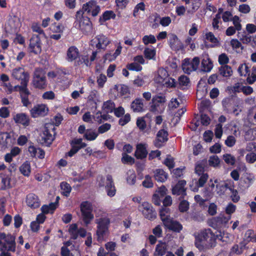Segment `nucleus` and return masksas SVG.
Returning a JSON list of instances; mask_svg holds the SVG:
<instances>
[{"instance_id": "13d9d810", "label": "nucleus", "mask_w": 256, "mask_h": 256, "mask_svg": "<svg viewBox=\"0 0 256 256\" xmlns=\"http://www.w3.org/2000/svg\"><path fill=\"white\" fill-rule=\"evenodd\" d=\"M223 159L224 162L228 164L233 166L236 162L235 158L230 154H225L223 156Z\"/></svg>"}, {"instance_id": "774afa93", "label": "nucleus", "mask_w": 256, "mask_h": 256, "mask_svg": "<svg viewBox=\"0 0 256 256\" xmlns=\"http://www.w3.org/2000/svg\"><path fill=\"white\" fill-rule=\"evenodd\" d=\"M246 160L248 162L253 164L256 161V154L254 152H252L246 155Z\"/></svg>"}, {"instance_id": "f704fd0d", "label": "nucleus", "mask_w": 256, "mask_h": 256, "mask_svg": "<svg viewBox=\"0 0 256 256\" xmlns=\"http://www.w3.org/2000/svg\"><path fill=\"white\" fill-rule=\"evenodd\" d=\"M166 250V245L165 243L160 242L156 246L154 256H163Z\"/></svg>"}, {"instance_id": "a19ab883", "label": "nucleus", "mask_w": 256, "mask_h": 256, "mask_svg": "<svg viewBox=\"0 0 256 256\" xmlns=\"http://www.w3.org/2000/svg\"><path fill=\"white\" fill-rule=\"evenodd\" d=\"M206 38L212 44V46H216L220 45V42L217 38H216L214 34L212 32H208L205 34Z\"/></svg>"}, {"instance_id": "680f3d73", "label": "nucleus", "mask_w": 256, "mask_h": 256, "mask_svg": "<svg viewBox=\"0 0 256 256\" xmlns=\"http://www.w3.org/2000/svg\"><path fill=\"white\" fill-rule=\"evenodd\" d=\"M200 176L197 182V186L198 187H202L207 182L208 176L207 174H200Z\"/></svg>"}, {"instance_id": "37998d69", "label": "nucleus", "mask_w": 256, "mask_h": 256, "mask_svg": "<svg viewBox=\"0 0 256 256\" xmlns=\"http://www.w3.org/2000/svg\"><path fill=\"white\" fill-rule=\"evenodd\" d=\"M98 136V134L92 129H88L86 130L84 137L88 140H94Z\"/></svg>"}, {"instance_id": "423d86ee", "label": "nucleus", "mask_w": 256, "mask_h": 256, "mask_svg": "<svg viewBox=\"0 0 256 256\" xmlns=\"http://www.w3.org/2000/svg\"><path fill=\"white\" fill-rule=\"evenodd\" d=\"M32 83L34 87L44 88L46 86V77L45 71L41 68L35 70Z\"/></svg>"}, {"instance_id": "ddd939ff", "label": "nucleus", "mask_w": 256, "mask_h": 256, "mask_svg": "<svg viewBox=\"0 0 256 256\" xmlns=\"http://www.w3.org/2000/svg\"><path fill=\"white\" fill-rule=\"evenodd\" d=\"M230 216H225L223 215H220L218 216L213 218L208 222V224L210 226L214 228H219L224 226L230 219Z\"/></svg>"}, {"instance_id": "7c9ffc66", "label": "nucleus", "mask_w": 256, "mask_h": 256, "mask_svg": "<svg viewBox=\"0 0 256 256\" xmlns=\"http://www.w3.org/2000/svg\"><path fill=\"white\" fill-rule=\"evenodd\" d=\"M98 43L96 44V47L98 48H104L109 44L110 40L104 35L98 36L96 38Z\"/></svg>"}, {"instance_id": "2f4dec72", "label": "nucleus", "mask_w": 256, "mask_h": 256, "mask_svg": "<svg viewBox=\"0 0 256 256\" xmlns=\"http://www.w3.org/2000/svg\"><path fill=\"white\" fill-rule=\"evenodd\" d=\"M130 108L134 112L142 111L144 108L142 100L140 98L136 99L132 102Z\"/></svg>"}, {"instance_id": "5fc2aeb1", "label": "nucleus", "mask_w": 256, "mask_h": 256, "mask_svg": "<svg viewBox=\"0 0 256 256\" xmlns=\"http://www.w3.org/2000/svg\"><path fill=\"white\" fill-rule=\"evenodd\" d=\"M127 182L130 185H134L136 182V175L133 170H128V173Z\"/></svg>"}, {"instance_id": "49530a36", "label": "nucleus", "mask_w": 256, "mask_h": 256, "mask_svg": "<svg viewBox=\"0 0 256 256\" xmlns=\"http://www.w3.org/2000/svg\"><path fill=\"white\" fill-rule=\"evenodd\" d=\"M208 165L210 166L216 168L220 166V160L216 155H213L209 158Z\"/></svg>"}, {"instance_id": "f257e3e1", "label": "nucleus", "mask_w": 256, "mask_h": 256, "mask_svg": "<svg viewBox=\"0 0 256 256\" xmlns=\"http://www.w3.org/2000/svg\"><path fill=\"white\" fill-rule=\"evenodd\" d=\"M200 236L202 242L205 245L204 246H200L196 243V247L200 250L209 249L216 246V239L218 238L222 240V238L221 234L215 235L210 228L202 231Z\"/></svg>"}, {"instance_id": "f8f14e48", "label": "nucleus", "mask_w": 256, "mask_h": 256, "mask_svg": "<svg viewBox=\"0 0 256 256\" xmlns=\"http://www.w3.org/2000/svg\"><path fill=\"white\" fill-rule=\"evenodd\" d=\"M12 76L14 78L21 80L20 86H27L29 80V76L23 68H18L14 69Z\"/></svg>"}, {"instance_id": "4d7b16f0", "label": "nucleus", "mask_w": 256, "mask_h": 256, "mask_svg": "<svg viewBox=\"0 0 256 256\" xmlns=\"http://www.w3.org/2000/svg\"><path fill=\"white\" fill-rule=\"evenodd\" d=\"M126 68L130 70H134L139 72L142 70V66L138 63L136 62H134L128 64L126 66Z\"/></svg>"}, {"instance_id": "6ab92c4d", "label": "nucleus", "mask_w": 256, "mask_h": 256, "mask_svg": "<svg viewBox=\"0 0 256 256\" xmlns=\"http://www.w3.org/2000/svg\"><path fill=\"white\" fill-rule=\"evenodd\" d=\"M30 112L32 116L36 118L40 116H45L48 113V108L45 104H38L34 106Z\"/></svg>"}, {"instance_id": "9b49d317", "label": "nucleus", "mask_w": 256, "mask_h": 256, "mask_svg": "<svg viewBox=\"0 0 256 256\" xmlns=\"http://www.w3.org/2000/svg\"><path fill=\"white\" fill-rule=\"evenodd\" d=\"M138 209L142 212L144 217L148 220H153L156 218V212L151 204L146 202H143L138 206Z\"/></svg>"}, {"instance_id": "6e6552de", "label": "nucleus", "mask_w": 256, "mask_h": 256, "mask_svg": "<svg viewBox=\"0 0 256 256\" xmlns=\"http://www.w3.org/2000/svg\"><path fill=\"white\" fill-rule=\"evenodd\" d=\"M92 208L90 202L86 201L80 204V211L82 214V220L86 226L90 224L94 218L92 214Z\"/></svg>"}, {"instance_id": "aec40b11", "label": "nucleus", "mask_w": 256, "mask_h": 256, "mask_svg": "<svg viewBox=\"0 0 256 256\" xmlns=\"http://www.w3.org/2000/svg\"><path fill=\"white\" fill-rule=\"evenodd\" d=\"M26 202L28 206L32 208H38L40 206V201L38 196L32 193L26 196Z\"/></svg>"}, {"instance_id": "4c0bfd02", "label": "nucleus", "mask_w": 256, "mask_h": 256, "mask_svg": "<svg viewBox=\"0 0 256 256\" xmlns=\"http://www.w3.org/2000/svg\"><path fill=\"white\" fill-rule=\"evenodd\" d=\"M220 74L224 77H229L232 74V70L230 66L224 65L219 68Z\"/></svg>"}, {"instance_id": "1a4fd4ad", "label": "nucleus", "mask_w": 256, "mask_h": 256, "mask_svg": "<svg viewBox=\"0 0 256 256\" xmlns=\"http://www.w3.org/2000/svg\"><path fill=\"white\" fill-rule=\"evenodd\" d=\"M15 236L11 234H6L4 232H0V246H7L8 250L16 251V244Z\"/></svg>"}, {"instance_id": "5701e85b", "label": "nucleus", "mask_w": 256, "mask_h": 256, "mask_svg": "<svg viewBox=\"0 0 256 256\" xmlns=\"http://www.w3.org/2000/svg\"><path fill=\"white\" fill-rule=\"evenodd\" d=\"M13 119L16 124L28 126L30 124V118L28 116L24 113L17 114L14 116Z\"/></svg>"}, {"instance_id": "c756f323", "label": "nucleus", "mask_w": 256, "mask_h": 256, "mask_svg": "<svg viewBox=\"0 0 256 256\" xmlns=\"http://www.w3.org/2000/svg\"><path fill=\"white\" fill-rule=\"evenodd\" d=\"M154 172V178L158 182H163L168 178V174L162 169H156Z\"/></svg>"}, {"instance_id": "c03bdc74", "label": "nucleus", "mask_w": 256, "mask_h": 256, "mask_svg": "<svg viewBox=\"0 0 256 256\" xmlns=\"http://www.w3.org/2000/svg\"><path fill=\"white\" fill-rule=\"evenodd\" d=\"M160 22V24L163 26H168L171 23V18L169 16H166L161 18L160 16H156L154 18V22Z\"/></svg>"}, {"instance_id": "09e8293b", "label": "nucleus", "mask_w": 256, "mask_h": 256, "mask_svg": "<svg viewBox=\"0 0 256 256\" xmlns=\"http://www.w3.org/2000/svg\"><path fill=\"white\" fill-rule=\"evenodd\" d=\"M60 187L62 190V194L66 196H68L72 190L70 185L67 182H62L60 184Z\"/></svg>"}, {"instance_id": "2eb2a0df", "label": "nucleus", "mask_w": 256, "mask_h": 256, "mask_svg": "<svg viewBox=\"0 0 256 256\" xmlns=\"http://www.w3.org/2000/svg\"><path fill=\"white\" fill-rule=\"evenodd\" d=\"M29 48L31 52L35 54H40L41 52V44L40 38L38 35H33L30 39Z\"/></svg>"}, {"instance_id": "79ce46f5", "label": "nucleus", "mask_w": 256, "mask_h": 256, "mask_svg": "<svg viewBox=\"0 0 256 256\" xmlns=\"http://www.w3.org/2000/svg\"><path fill=\"white\" fill-rule=\"evenodd\" d=\"M56 208V203H50L48 205H44L41 208L42 212L43 214H47L48 213H53Z\"/></svg>"}, {"instance_id": "20e7f679", "label": "nucleus", "mask_w": 256, "mask_h": 256, "mask_svg": "<svg viewBox=\"0 0 256 256\" xmlns=\"http://www.w3.org/2000/svg\"><path fill=\"white\" fill-rule=\"evenodd\" d=\"M166 102V96H155L150 103V110L156 114H161L165 108Z\"/></svg>"}, {"instance_id": "393cba45", "label": "nucleus", "mask_w": 256, "mask_h": 256, "mask_svg": "<svg viewBox=\"0 0 256 256\" xmlns=\"http://www.w3.org/2000/svg\"><path fill=\"white\" fill-rule=\"evenodd\" d=\"M79 56L78 49L74 46L70 47L66 52V59L68 62H72L76 60Z\"/></svg>"}, {"instance_id": "9d476101", "label": "nucleus", "mask_w": 256, "mask_h": 256, "mask_svg": "<svg viewBox=\"0 0 256 256\" xmlns=\"http://www.w3.org/2000/svg\"><path fill=\"white\" fill-rule=\"evenodd\" d=\"M200 58L198 57H195L192 60L186 58L184 60L182 64V70L184 73L190 74L191 72L197 70L200 64Z\"/></svg>"}, {"instance_id": "b1692460", "label": "nucleus", "mask_w": 256, "mask_h": 256, "mask_svg": "<svg viewBox=\"0 0 256 256\" xmlns=\"http://www.w3.org/2000/svg\"><path fill=\"white\" fill-rule=\"evenodd\" d=\"M11 178L9 174H0V190H6L12 187L10 185Z\"/></svg>"}, {"instance_id": "c85d7f7f", "label": "nucleus", "mask_w": 256, "mask_h": 256, "mask_svg": "<svg viewBox=\"0 0 256 256\" xmlns=\"http://www.w3.org/2000/svg\"><path fill=\"white\" fill-rule=\"evenodd\" d=\"M28 150L32 157H38L41 159L44 157V152L41 148H37L33 146H30L28 147Z\"/></svg>"}, {"instance_id": "8fccbe9b", "label": "nucleus", "mask_w": 256, "mask_h": 256, "mask_svg": "<svg viewBox=\"0 0 256 256\" xmlns=\"http://www.w3.org/2000/svg\"><path fill=\"white\" fill-rule=\"evenodd\" d=\"M64 29V26L60 23H54L50 26V30L54 33H61Z\"/></svg>"}, {"instance_id": "a878e982", "label": "nucleus", "mask_w": 256, "mask_h": 256, "mask_svg": "<svg viewBox=\"0 0 256 256\" xmlns=\"http://www.w3.org/2000/svg\"><path fill=\"white\" fill-rule=\"evenodd\" d=\"M168 76V74L165 69L164 68H160L156 74L154 80L156 82L162 84Z\"/></svg>"}, {"instance_id": "ea45409f", "label": "nucleus", "mask_w": 256, "mask_h": 256, "mask_svg": "<svg viewBox=\"0 0 256 256\" xmlns=\"http://www.w3.org/2000/svg\"><path fill=\"white\" fill-rule=\"evenodd\" d=\"M7 25L10 26V30L11 31H15L20 26V22L18 18L14 16L10 18L8 22Z\"/></svg>"}, {"instance_id": "de8ad7c7", "label": "nucleus", "mask_w": 256, "mask_h": 256, "mask_svg": "<svg viewBox=\"0 0 256 256\" xmlns=\"http://www.w3.org/2000/svg\"><path fill=\"white\" fill-rule=\"evenodd\" d=\"M115 106V104L113 102L112 100H108L104 102L102 108L106 112L108 113L112 112Z\"/></svg>"}, {"instance_id": "72a5a7b5", "label": "nucleus", "mask_w": 256, "mask_h": 256, "mask_svg": "<svg viewBox=\"0 0 256 256\" xmlns=\"http://www.w3.org/2000/svg\"><path fill=\"white\" fill-rule=\"evenodd\" d=\"M170 209L166 207L162 208L160 210V216L161 220L162 221L164 224L166 221L169 220L170 219Z\"/></svg>"}, {"instance_id": "cd10ccee", "label": "nucleus", "mask_w": 256, "mask_h": 256, "mask_svg": "<svg viewBox=\"0 0 256 256\" xmlns=\"http://www.w3.org/2000/svg\"><path fill=\"white\" fill-rule=\"evenodd\" d=\"M147 154L148 152L145 146L142 144H138L134 153L135 156L138 159H142L146 158Z\"/></svg>"}, {"instance_id": "7ed1b4c3", "label": "nucleus", "mask_w": 256, "mask_h": 256, "mask_svg": "<svg viewBox=\"0 0 256 256\" xmlns=\"http://www.w3.org/2000/svg\"><path fill=\"white\" fill-rule=\"evenodd\" d=\"M100 11V8L96 4L94 0H90L84 4L82 9L77 12L76 18H80L84 12L91 14L93 16H96Z\"/></svg>"}, {"instance_id": "412c9836", "label": "nucleus", "mask_w": 256, "mask_h": 256, "mask_svg": "<svg viewBox=\"0 0 256 256\" xmlns=\"http://www.w3.org/2000/svg\"><path fill=\"white\" fill-rule=\"evenodd\" d=\"M164 226L170 230L176 232H180L182 228V225L178 222L172 219L166 221Z\"/></svg>"}, {"instance_id": "a211bd4d", "label": "nucleus", "mask_w": 256, "mask_h": 256, "mask_svg": "<svg viewBox=\"0 0 256 256\" xmlns=\"http://www.w3.org/2000/svg\"><path fill=\"white\" fill-rule=\"evenodd\" d=\"M105 188L108 196L110 197L114 196L116 192V189L114 185V182L112 176L108 175L106 182Z\"/></svg>"}, {"instance_id": "0e129e2a", "label": "nucleus", "mask_w": 256, "mask_h": 256, "mask_svg": "<svg viewBox=\"0 0 256 256\" xmlns=\"http://www.w3.org/2000/svg\"><path fill=\"white\" fill-rule=\"evenodd\" d=\"M190 83L189 78L185 76H181L178 78V84L180 86H187Z\"/></svg>"}, {"instance_id": "052dcab7", "label": "nucleus", "mask_w": 256, "mask_h": 256, "mask_svg": "<svg viewBox=\"0 0 256 256\" xmlns=\"http://www.w3.org/2000/svg\"><path fill=\"white\" fill-rule=\"evenodd\" d=\"M136 126L141 130H144L146 127V122L144 120V117L138 118L136 120Z\"/></svg>"}, {"instance_id": "bb28decb", "label": "nucleus", "mask_w": 256, "mask_h": 256, "mask_svg": "<svg viewBox=\"0 0 256 256\" xmlns=\"http://www.w3.org/2000/svg\"><path fill=\"white\" fill-rule=\"evenodd\" d=\"M168 42L171 48L173 50H178L182 46V43L174 34H169Z\"/></svg>"}, {"instance_id": "e433bc0d", "label": "nucleus", "mask_w": 256, "mask_h": 256, "mask_svg": "<svg viewBox=\"0 0 256 256\" xmlns=\"http://www.w3.org/2000/svg\"><path fill=\"white\" fill-rule=\"evenodd\" d=\"M202 70L205 72L210 71L213 67L212 60L208 57L204 58L202 62Z\"/></svg>"}, {"instance_id": "58836bf2", "label": "nucleus", "mask_w": 256, "mask_h": 256, "mask_svg": "<svg viewBox=\"0 0 256 256\" xmlns=\"http://www.w3.org/2000/svg\"><path fill=\"white\" fill-rule=\"evenodd\" d=\"M206 164L207 160H203L197 162L195 166L196 173L198 175L204 174L203 172Z\"/></svg>"}, {"instance_id": "864d4df0", "label": "nucleus", "mask_w": 256, "mask_h": 256, "mask_svg": "<svg viewBox=\"0 0 256 256\" xmlns=\"http://www.w3.org/2000/svg\"><path fill=\"white\" fill-rule=\"evenodd\" d=\"M144 52L145 58L149 60L154 59L156 56V50L154 49L146 48Z\"/></svg>"}, {"instance_id": "6e6d98bb", "label": "nucleus", "mask_w": 256, "mask_h": 256, "mask_svg": "<svg viewBox=\"0 0 256 256\" xmlns=\"http://www.w3.org/2000/svg\"><path fill=\"white\" fill-rule=\"evenodd\" d=\"M142 42L145 45H148L149 44H154L156 42V38L154 35H146L142 38Z\"/></svg>"}, {"instance_id": "4468645a", "label": "nucleus", "mask_w": 256, "mask_h": 256, "mask_svg": "<svg viewBox=\"0 0 256 256\" xmlns=\"http://www.w3.org/2000/svg\"><path fill=\"white\" fill-rule=\"evenodd\" d=\"M80 19L79 28L81 31L85 34H91L92 31V26L90 19L88 17L82 16Z\"/></svg>"}, {"instance_id": "603ef678", "label": "nucleus", "mask_w": 256, "mask_h": 256, "mask_svg": "<svg viewBox=\"0 0 256 256\" xmlns=\"http://www.w3.org/2000/svg\"><path fill=\"white\" fill-rule=\"evenodd\" d=\"M162 84L166 88H174L176 86V82L174 79L169 78L168 76Z\"/></svg>"}, {"instance_id": "4be33fe9", "label": "nucleus", "mask_w": 256, "mask_h": 256, "mask_svg": "<svg viewBox=\"0 0 256 256\" xmlns=\"http://www.w3.org/2000/svg\"><path fill=\"white\" fill-rule=\"evenodd\" d=\"M18 88L20 92L22 102L24 106H28L30 104V102L28 98V96L30 94V92L27 88V86H18Z\"/></svg>"}, {"instance_id": "e2e57ef3", "label": "nucleus", "mask_w": 256, "mask_h": 256, "mask_svg": "<svg viewBox=\"0 0 256 256\" xmlns=\"http://www.w3.org/2000/svg\"><path fill=\"white\" fill-rule=\"evenodd\" d=\"M142 186L146 188H150L153 186V182L152 180L151 177L146 175L145 176L144 180L142 182Z\"/></svg>"}, {"instance_id": "0eeeda50", "label": "nucleus", "mask_w": 256, "mask_h": 256, "mask_svg": "<svg viewBox=\"0 0 256 256\" xmlns=\"http://www.w3.org/2000/svg\"><path fill=\"white\" fill-rule=\"evenodd\" d=\"M97 224L96 234L98 240L103 238L108 231V226L110 222V219L108 218H100L96 220Z\"/></svg>"}, {"instance_id": "69168bd1", "label": "nucleus", "mask_w": 256, "mask_h": 256, "mask_svg": "<svg viewBox=\"0 0 256 256\" xmlns=\"http://www.w3.org/2000/svg\"><path fill=\"white\" fill-rule=\"evenodd\" d=\"M229 189L232 193L230 196L232 200L234 202H237L240 198V196L238 195V191L232 188H229Z\"/></svg>"}, {"instance_id": "dca6fc26", "label": "nucleus", "mask_w": 256, "mask_h": 256, "mask_svg": "<svg viewBox=\"0 0 256 256\" xmlns=\"http://www.w3.org/2000/svg\"><path fill=\"white\" fill-rule=\"evenodd\" d=\"M186 181L184 180H179L172 189V194L176 196H180L184 198L186 196Z\"/></svg>"}, {"instance_id": "338daca9", "label": "nucleus", "mask_w": 256, "mask_h": 256, "mask_svg": "<svg viewBox=\"0 0 256 256\" xmlns=\"http://www.w3.org/2000/svg\"><path fill=\"white\" fill-rule=\"evenodd\" d=\"M218 62L221 64L226 65L229 62V58L226 54H222L218 56Z\"/></svg>"}, {"instance_id": "f3484780", "label": "nucleus", "mask_w": 256, "mask_h": 256, "mask_svg": "<svg viewBox=\"0 0 256 256\" xmlns=\"http://www.w3.org/2000/svg\"><path fill=\"white\" fill-rule=\"evenodd\" d=\"M168 133L166 130L162 129L160 130L156 134V139L154 142V146L157 148H160L162 146V144L166 142Z\"/></svg>"}, {"instance_id": "3c124183", "label": "nucleus", "mask_w": 256, "mask_h": 256, "mask_svg": "<svg viewBox=\"0 0 256 256\" xmlns=\"http://www.w3.org/2000/svg\"><path fill=\"white\" fill-rule=\"evenodd\" d=\"M248 76L246 81L248 84H252L256 81V67H252L251 73Z\"/></svg>"}, {"instance_id": "a18cd8bd", "label": "nucleus", "mask_w": 256, "mask_h": 256, "mask_svg": "<svg viewBox=\"0 0 256 256\" xmlns=\"http://www.w3.org/2000/svg\"><path fill=\"white\" fill-rule=\"evenodd\" d=\"M238 72L241 76H249L250 74V68L246 64H242L238 68Z\"/></svg>"}, {"instance_id": "39448f33", "label": "nucleus", "mask_w": 256, "mask_h": 256, "mask_svg": "<svg viewBox=\"0 0 256 256\" xmlns=\"http://www.w3.org/2000/svg\"><path fill=\"white\" fill-rule=\"evenodd\" d=\"M55 134V128L53 125L49 124L46 126L41 135L40 140L42 144L46 146H50L54 138Z\"/></svg>"}, {"instance_id": "bf43d9fd", "label": "nucleus", "mask_w": 256, "mask_h": 256, "mask_svg": "<svg viewBox=\"0 0 256 256\" xmlns=\"http://www.w3.org/2000/svg\"><path fill=\"white\" fill-rule=\"evenodd\" d=\"M122 162L123 164H134V159L132 157L128 155L126 153H122Z\"/></svg>"}, {"instance_id": "473e14b6", "label": "nucleus", "mask_w": 256, "mask_h": 256, "mask_svg": "<svg viewBox=\"0 0 256 256\" xmlns=\"http://www.w3.org/2000/svg\"><path fill=\"white\" fill-rule=\"evenodd\" d=\"M21 174L24 176L28 177L31 172L30 162L28 161L24 162L19 168Z\"/></svg>"}, {"instance_id": "f03ea898", "label": "nucleus", "mask_w": 256, "mask_h": 256, "mask_svg": "<svg viewBox=\"0 0 256 256\" xmlns=\"http://www.w3.org/2000/svg\"><path fill=\"white\" fill-rule=\"evenodd\" d=\"M68 232L70 234L71 238L74 240L76 239L78 236L82 238H84L87 236L85 244L88 247L91 246L92 243V235L90 233H88V234H86V231L84 228H78L76 224H73L70 225Z\"/></svg>"}, {"instance_id": "c9c22d12", "label": "nucleus", "mask_w": 256, "mask_h": 256, "mask_svg": "<svg viewBox=\"0 0 256 256\" xmlns=\"http://www.w3.org/2000/svg\"><path fill=\"white\" fill-rule=\"evenodd\" d=\"M115 88L116 89L120 96L126 98L128 97L130 94L129 88L127 86L120 84L118 86H116Z\"/></svg>"}]
</instances>
